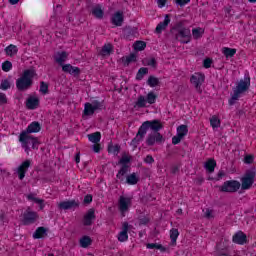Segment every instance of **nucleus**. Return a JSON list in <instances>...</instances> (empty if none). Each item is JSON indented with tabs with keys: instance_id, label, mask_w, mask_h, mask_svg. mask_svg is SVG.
Returning <instances> with one entry per match:
<instances>
[{
	"instance_id": "nucleus-1",
	"label": "nucleus",
	"mask_w": 256,
	"mask_h": 256,
	"mask_svg": "<svg viewBox=\"0 0 256 256\" xmlns=\"http://www.w3.org/2000/svg\"><path fill=\"white\" fill-rule=\"evenodd\" d=\"M41 131V124L37 121L32 122L28 125L26 130H23L19 135V142L22 143L23 147L28 150L27 143L31 141L33 143V149L37 151L39 149V146L41 145V141H39V138L33 137L31 133H39Z\"/></svg>"
},
{
	"instance_id": "nucleus-2",
	"label": "nucleus",
	"mask_w": 256,
	"mask_h": 256,
	"mask_svg": "<svg viewBox=\"0 0 256 256\" xmlns=\"http://www.w3.org/2000/svg\"><path fill=\"white\" fill-rule=\"evenodd\" d=\"M249 87H251V78L248 76H245L244 79L237 82L236 87L232 89L233 93L228 101L229 105H235V103L239 101L241 95L249 91Z\"/></svg>"
},
{
	"instance_id": "nucleus-3",
	"label": "nucleus",
	"mask_w": 256,
	"mask_h": 256,
	"mask_svg": "<svg viewBox=\"0 0 256 256\" xmlns=\"http://www.w3.org/2000/svg\"><path fill=\"white\" fill-rule=\"evenodd\" d=\"M33 77H35V70H25L21 77L16 80L18 91H27L28 89H31V87H33Z\"/></svg>"
},
{
	"instance_id": "nucleus-4",
	"label": "nucleus",
	"mask_w": 256,
	"mask_h": 256,
	"mask_svg": "<svg viewBox=\"0 0 256 256\" xmlns=\"http://www.w3.org/2000/svg\"><path fill=\"white\" fill-rule=\"evenodd\" d=\"M173 30L175 31L174 37L176 41L184 44L191 42V30L189 28L181 27V23H178Z\"/></svg>"
},
{
	"instance_id": "nucleus-5",
	"label": "nucleus",
	"mask_w": 256,
	"mask_h": 256,
	"mask_svg": "<svg viewBox=\"0 0 256 256\" xmlns=\"http://www.w3.org/2000/svg\"><path fill=\"white\" fill-rule=\"evenodd\" d=\"M103 109V102H99L98 100L93 101L92 103H85L84 104V117H91V115L95 114V111H101Z\"/></svg>"
},
{
	"instance_id": "nucleus-6",
	"label": "nucleus",
	"mask_w": 256,
	"mask_h": 256,
	"mask_svg": "<svg viewBox=\"0 0 256 256\" xmlns=\"http://www.w3.org/2000/svg\"><path fill=\"white\" fill-rule=\"evenodd\" d=\"M133 205V197L120 196L118 200V210L120 211L122 217H125V213H128Z\"/></svg>"
},
{
	"instance_id": "nucleus-7",
	"label": "nucleus",
	"mask_w": 256,
	"mask_h": 256,
	"mask_svg": "<svg viewBox=\"0 0 256 256\" xmlns=\"http://www.w3.org/2000/svg\"><path fill=\"white\" fill-rule=\"evenodd\" d=\"M241 188V183L237 180L226 181L220 186V191L222 193H237Z\"/></svg>"
},
{
	"instance_id": "nucleus-8",
	"label": "nucleus",
	"mask_w": 256,
	"mask_h": 256,
	"mask_svg": "<svg viewBox=\"0 0 256 256\" xmlns=\"http://www.w3.org/2000/svg\"><path fill=\"white\" fill-rule=\"evenodd\" d=\"M38 219H39V214L35 211H32L30 208H28L22 214L23 225H33V223H35Z\"/></svg>"
},
{
	"instance_id": "nucleus-9",
	"label": "nucleus",
	"mask_w": 256,
	"mask_h": 256,
	"mask_svg": "<svg viewBox=\"0 0 256 256\" xmlns=\"http://www.w3.org/2000/svg\"><path fill=\"white\" fill-rule=\"evenodd\" d=\"M149 122H144L138 129V132L135 136V138H133L132 143L134 145H139V143H141V141H143V139L145 138V135H147V131L149 130V127L147 126Z\"/></svg>"
},
{
	"instance_id": "nucleus-10",
	"label": "nucleus",
	"mask_w": 256,
	"mask_h": 256,
	"mask_svg": "<svg viewBox=\"0 0 256 256\" xmlns=\"http://www.w3.org/2000/svg\"><path fill=\"white\" fill-rule=\"evenodd\" d=\"M242 181V189L247 190L251 189L253 183H255V172L250 171L245 174V176L241 179Z\"/></svg>"
},
{
	"instance_id": "nucleus-11",
	"label": "nucleus",
	"mask_w": 256,
	"mask_h": 256,
	"mask_svg": "<svg viewBox=\"0 0 256 256\" xmlns=\"http://www.w3.org/2000/svg\"><path fill=\"white\" fill-rule=\"evenodd\" d=\"M29 167H31V160H25L16 169V173H17L20 181H23L25 179V175H26L27 171H29Z\"/></svg>"
},
{
	"instance_id": "nucleus-12",
	"label": "nucleus",
	"mask_w": 256,
	"mask_h": 256,
	"mask_svg": "<svg viewBox=\"0 0 256 256\" xmlns=\"http://www.w3.org/2000/svg\"><path fill=\"white\" fill-rule=\"evenodd\" d=\"M205 82V75L201 73H194L190 78V83L194 85V87L199 91L201 89V86Z\"/></svg>"
},
{
	"instance_id": "nucleus-13",
	"label": "nucleus",
	"mask_w": 256,
	"mask_h": 256,
	"mask_svg": "<svg viewBox=\"0 0 256 256\" xmlns=\"http://www.w3.org/2000/svg\"><path fill=\"white\" fill-rule=\"evenodd\" d=\"M155 143H163V135L159 132H155L153 134H149L147 139H146V144L149 147H153Z\"/></svg>"
},
{
	"instance_id": "nucleus-14",
	"label": "nucleus",
	"mask_w": 256,
	"mask_h": 256,
	"mask_svg": "<svg viewBox=\"0 0 256 256\" xmlns=\"http://www.w3.org/2000/svg\"><path fill=\"white\" fill-rule=\"evenodd\" d=\"M95 209L91 208L87 211V213L84 215L83 218V225L86 227H89L90 225H93V221H95Z\"/></svg>"
},
{
	"instance_id": "nucleus-15",
	"label": "nucleus",
	"mask_w": 256,
	"mask_h": 256,
	"mask_svg": "<svg viewBox=\"0 0 256 256\" xmlns=\"http://www.w3.org/2000/svg\"><path fill=\"white\" fill-rule=\"evenodd\" d=\"M77 207H79V202L75 200L63 201L58 204V208L64 211H67L69 209H75Z\"/></svg>"
},
{
	"instance_id": "nucleus-16",
	"label": "nucleus",
	"mask_w": 256,
	"mask_h": 256,
	"mask_svg": "<svg viewBox=\"0 0 256 256\" xmlns=\"http://www.w3.org/2000/svg\"><path fill=\"white\" fill-rule=\"evenodd\" d=\"M123 21H125V17L121 11L114 13L111 18L112 25H115L116 27H121V25H123Z\"/></svg>"
},
{
	"instance_id": "nucleus-17",
	"label": "nucleus",
	"mask_w": 256,
	"mask_h": 256,
	"mask_svg": "<svg viewBox=\"0 0 256 256\" xmlns=\"http://www.w3.org/2000/svg\"><path fill=\"white\" fill-rule=\"evenodd\" d=\"M169 23H171V18L169 16V14H166L164 21L160 22L155 29V33H157L158 35L163 33V31H165V29H167V27L169 26Z\"/></svg>"
},
{
	"instance_id": "nucleus-18",
	"label": "nucleus",
	"mask_w": 256,
	"mask_h": 256,
	"mask_svg": "<svg viewBox=\"0 0 256 256\" xmlns=\"http://www.w3.org/2000/svg\"><path fill=\"white\" fill-rule=\"evenodd\" d=\"M129 231V223L124 222L122 225V231L118 234V241L121 243H125L129 239V235L127 234Z\"/></svg>"
},
{
	"instance_id": "nucleus-19",
	"label": "nucleus",
	"mask_w": 256,
	"mask_h": 256,
	"mask_svg": "<svg viewBox=\"0 0 256 256\" xmlns=\"http://www.w3.org/2000/svg\"><path fill=\"white\" fill-rule=\"evenodd\" d=\"M232 241L237 245H245V243H247V235L242 231H239L233 236Z\"/></svg>"
},
{
	"instance_id": "nucleus-20",
	"label": "nucleus",
	"mask_w": 256,
	"mask_h": 256,
	"mask_svg": "<svg viewBox=\"0 0 256 256\" xmlns=\"http://www.w3.org/2000/svg\"><path fill=\"white\" fill-rule=\"evenodd\" d=\"M145 122L147 123L148 129H152V131H155V133H158V131H161V129H163V124H161L159 120Z\"/></svg>"
},
{
	"instance_id": "nucleus-21",
	"label": "nucleus",
	"mask_w": 256,
	"mask_h": 256,
	"mask_svg": "<svg viewBox=\"0 0 256 256\" xmlns=\"http://www.w3.org/2000/svg\"><path fill=\"white\" fill-rule=\"evenodd\" d=\"M62 71H64V73H69L70 75H79V73H81L79 67H74L71 64L62 65Z\"/></svg>"
},
{
	"instance_id": "nucleus-22",
	"label": "nucleus",
	"mask_w": 256,
	"mask_h": 256,
	"mask_svg": "<svg viewBox=\"0 0 256 256\" xmlns=\"http://www.w3.org/2000/svg\"><path fill=\"white\" fill-rule=\"evenodd\" d=\"M69 57V54L65 51L57 52L54 56V59L58 65H63L65 61H67V58Z\"/></svg>"
},
{
	"instance_id": "nucleus-23",
	"label": "nucleus",
	"mask_w": 256,
	"mask_h": 256,
	"mask_svg": "<svg viewBox=\"0 0 256 256\" xmlns=\"http://www.w3.org/2000/svg\"><path fill=\"white\" fill-rule=\"evenodd\" d=\"M91 13L93 17H95L96 19H103L105 15V11H103V8H101V5H96L92 7Z\"/></svg>"
},
{
	"instance_id": "nucleus-24",
	"label": "nucleus",
	"mask_w": 256,
	"mask_h": 256,
	"mask_svg": "<svg viewBox=\"0 0 256 256\" xmlns=\"http://www.w3.org/2000/svg\"><path fill=\"white\" fill-rule=\"evenodd\" d=\"M26 106L28 109H37L39 107V98L31 96L26 101Z\"/></svg>"
},
{
	"instance_id": "nucleus-25",
	"label": "nucleus",
	"mask_w": 256,
	"mask_h": 256,
	"mask_svg": "<svg viewBox=\"0 0 256 256\" xmlns=\"http://www.w3.org/2000/svg\"><path fill=\"white\" fill-rule=\"evenodd\" d=\"M43 237H47V228L38 227L33 233V239H43Z\"/></svg>"
},
{
	"instance_id": "nucleus-26",
	"label": "nucleus",
	"mask_w": 256,
	"mask_h": 256,
	"mask_svg": "<svg viewBox=\"0 0 256 256\" xmlns=\"http://www.w3.org/2000/svg\"><path fill=\"white\" fill-rule=\"evenodd\" d=\"M134 107L137 109H143V108L147 107L146 97L143 95L138 96V99L135 102Z\"/></svg>"
},
{
	"instance_id": "nucleus-27",
	"label": "nucleus",
	"mask_w": 256,
	"mask_h": 256,
	"mask_svg": "<svg viewBox=\"0 0 256 256\" xmlns=\"http://www.w3.org/2000/svg\"><path fill=\"white\" fill-rule=\"evenodd\" d=\"M222 53L226 59H230L231 57H235V54L237 53V49L224 47L222 48Z\"/></svg>"
},
{
	"instance_id": "nucleus-28",
	"label": "nucleus",
	"mask_w": 256,
	"mask_h": 256,
	"mask_svg": "<svg viewBox=\"0 0 256 256\" xmlns=\"http://www.w3.org/2000/svg\"><path fill=\"white\" fill-rule=\"evenodd\" d=\"M204 167L208 171V173H213L215 171V167H217V162L214 159H209L204 164Z\"/></svg>"
},
{
	"instance_id": "nucleus-29",
	"label": "nucleus",
	"mask_w": 256,
	"mask_h": 256,
	"mask_svg": "<svg viewBox=\"0 0 256 256\" xmlns=\"http://www.w3.org/2000/svg\"><path fill=\"white\" fill-rule=\"evenodd\" d=\"M126 183L128 185H137L139 183V178L137 174L134 172L126 177Z\"/></svg>"
},
{
	"instance_id": "nucleus-30",
	"label": "nucleus",
	"mask_w": 256,
	"mask_h": 256,
	"mask_svg": "<svg viewBox=\"0 0 256 256\" xmlns=\"http://www.w3.org/2000/svg\"><path fill=\"white\" fill-rule=\"evenodd\" d=\"M179 237V230L173 228L170 230L171 245L175 247L177 245V239Z\"/></svg>"
},
{
	"instance_id": "nucleus-31",
	"label": "nucleus",
	"mask_w": 256,
	"mask_h": 256,
	"mask_svg": "<svg viewBox=\"0 0 256 256\" xmlns=\"http://www.w3.org/2000/svg\"><path fill=\"white\" fill-rule=\"evenodd\" d=\"M127 171H129V167L127 165H123L116 175L117 179H119V181H125V175H127Z\"/></svg>"
},
{
	"instance_id": "nucleus-32",
	"label": "nucleus",
	"mask_w": 256,
	"mask_h": 256,
	"mask_svg": "<svg viewBox=\"0 0 256 256\" xmlns=\"http://www.w3.org/2000/svg\"><path fill=\"white\" fill-rule=\"evenodd\" d=\"M189 133V128L187 127V125L182 124L180 126L177 127V135H179L180 137H182V139L184 137H186V135Z\"/></svg>"
},
{
	"instance_id": "nucleus-33",
	"label": "nucleus",
	"mask_w": 256,
	"mask_h": 256,
	"mask_svg": "<svg viewBox=\"0 0 256 256\" xmlns=\"http://www.w3.org/2000/svg\"><path fill=\"white\" fill-rule=\"evenodd\" d=\"M92 243H93V240H91V237H89V236H83L80 239V246L83 249H87V247H89V245H91Z\"/></svg>"
},
{
	"instance_id": "nucleus-34",
	"label": "nucleus",
	"mask_w": 256,
	"mask_h": 256,
	"mask_svg": "<svg viewBox=\"0 0 256 256\" xmlns=\"http://www.w3.org/2000/svg\"><path fill=\"white\" fill-rule=\"evenodd\" d=\"M88 139L91 143H99V141H101V132L88 134Z\"/></svg>"
},
{
	"instance_id": "nucleus-35",
	"label": "nucleus",
	"mask_w": 256,
	"mask_h": 256,
	"mask_svg": "<svg viewBox=\"0 0 256 256\" xmlns=\"http://www.w3.org/2000/svg\"><path fill=\"white\" fill-rule=\"evenodd\" d=\"M6 55H9L10 57H13V55H17V46L10 44L9 46L6 47L5 49Z\"/></svg>"
},
{
	"instance_id": "nucleus-36",
	"label": "nucleus",
	"mask_w": 256,
	"mask_h": 256,
	"mask_svg": "<svg viewBox=\"0 0 256 256\" xmlns=\"http://www.w3.org/2000/svg\"><path fill=\"white\" fill-rule=\"evenodd\" d=\"M156 101H157V96L155 92H149L146 96V103H148L149 105H154Z\"/></svg>"
},
{
	"instance_id": "nucleus-37",
	"label": "nucleus",
	"mask_w": 256,
	"mask_h": 256,
	"mask_svg": "<svg viewBox=\"0 0 256 256\" xmlns=\"http://www.w3.org/2000/svg\"><path fill=\"white\" fill-rule=\"evenodd\" d=\"M147 73H149L148 68H145V67L140 68L136 74L137 81H141V79H143V77H145V75H147Z\"/></svg>"
},
{
	"instance_id": "nucleus-38",
	"label": "nucleus",
	"mask_w": 256,
	"mask_h": 256,
	"mask_svg": "<svg viewBox=\"0 0 256 256\" xmlns=\"http://www.w3.org/2000/svg\"><path fill=\"white\" fill-rule=\"evenodd\" d=\"M210 124L213 129H217L218 127H221V120L217 116H212L210 119Z\"/></svg>"
},
{
	"instance_id": "nucleus-39",
	"label": "nucleus",
	"mask_w": 256,
	"mask_h": 256,
	"mask_svg": "<svg viewBox=\"0 0 256 256\" xmlns=\"http://www.w3.org/2000/svg\"><path fill=\"white\" fill-rule=\"evenodd\" d=\"M111 51H113V46H111V44H105L102 47L101 55H111Z\"/></svg>"
},
{
	"instance_id": "nucleus-40",
	"label": "nucleus",
	"mask_w": 256,
	"mask_h": 256,
	"mask_svg": "<svg viewBox=\"0 0 256 256\" xmlns=\"http://www.w3.org/2000/svg\"><path fill=\"white\" fill-rule=\"evenodd\" d=\"M147 85H149V87H157V85H159V79L154 76H150L147 80Z\"/></svg>"
},
{
	"instance_id": "nucleus-41",
	"label": "nucleus",
	"mask_w": 256,
	"mask_h": 256,
	"mask_svg": "<svg viewBox=\"0 0 256 256\" xmlns=\"http://www.w3.org/2000/svg\"><path fill=\"white\" fill-rule=\"evenodd\" d=\"M143 64L147 65L148 67H157V61L155 58H146L143 60Z\"/></svg>"
},
{
	"instance_id": "nucleus-42",
	"label": "nucleus",
	"mask_w": 256,
	"mask_h": 256,
	"mask_svg": "<svg viewBox=\"0 0 256 256\" xmlns=\"http://www.w3.org/2000/svg\"><path fill=\"white\" fill-rule=\"evenodd\" d=\"M145 47H147V44L144 41H137L134 44V49L136 51H143L145 49Z\"/></svg>"
},
{
	"instance_id": "nucleus-43",
	"label": "nucleus",
	"mask_w": 256,
	"mask_h": 256,
	"mask_svg": "<svg viewBox=\"0 0 256 256\" xmlns=\"http://www.w3.org/2000/svg\"><path fill=\"white\" fill-rule=\"evenodd\" d=\"M147 249H159L160 251H165V247H163V245L161 244H157V243H148L146 245Z\"/></svg>"
},
{
	"instance_id": "nucleus-44",
	"label": "nucleus",
	"mask_w": 256,
	"mask_h": 256,
	"mask_svg": "<svg viewBox=\"0 0 256 256\" xmlns=\"http://www.w3.org/2000/svg\"><path fill=\"white\" fill-rule=\"evenodd\" d=\"M0 89H2V91H7V89H11V82H9V80L7 79L2 80L0 84Z\"/></svg>"
},
{
	"instance_id": "nucleus-45",
	"label": "nucleus",
	"mask_w": 256,
	"mask_h": 256,
	"mask_svg": "<svg viewBox=\"0 0 256 256\" xmlns=\"http://www.w3.org/2000/svg\"><path fill=\"white\" fill-rule=\"evenodd\" d=\"M10 69H13V64L11 63V61H5L2 64V71H5V73H9Z\"/></svg>"
},
{
	"instance_id": "nucleus-46",
	"label": "nucleus",
	"mask_w": 256,
	"mask_h": 256,
	"mask_svg": "<svg viewBox=\"0 0 256 256\" xmlns=\"http://www.w3.org/2000/svg\"><path fill=\"white\" fill-rule=\"evenodd\" d=\"M40 93H42L43 95H47V93H49V85H47V83H40Z\"/></svg>"
},
{
	"instance_id": "nucleus-47",
	"label": "nucleus",
	"mask_w": 256,
	"mask_h": 256,
	"mask_svg": "<svg viewBox=\"0 0 256 256\" xmlns=\"http://www.w3.org/2000/svg\"><path fill=\"white\" fill-rule=\"evenodd\" d=\"M192 35L194 39H199L203 35V30L201 28H195L192 30Z\"/></svg>"
},
{
	"instance_id": "nucleus-48",
	"label": "nucleus",
	"mask_w": 256,
	"mask_h": 256,
	"mask_svg": "<svg viewBox=\"0 0 256 256\" xmlns=\"http://www.w3.org/2000/svg\"><path fill=\"white\" fill-rule=\"evenodd\" d=\"M120 150H121V147H119V145L110 146L108 148L109 153H113L114 155H118Z\"/></svg>"
},
{
	"instance_id": "nucleus-49",
	"label": "nucleus",
	"mask_w": 256,
	"mask_h": 256,
	"mask_svg": "<svg viewBox=\"0 0 256 256\" xmlns=\"http://www.w3.org/2000/svg\"><path fill=\"white\" fill-rule=\"evenodd\" d=\"M28 199H32V201H35V203H38L40 205V209H43L45 205H43V200L39 198H33V195H28Z\"/></svg>"
},
{
	"instance_id": "nucleus-50",
	"label": "nucleus",
	"mask_w": 256,
	"mask_h": 256,
	"mask_svg": "<svg viewBox=\"0 0 256 256\" xmlns=\"http://www.w3.org/2000/svg\"><path fill=\"white\" fill-rule=\"evenodd\" d=\"M182 139H183V137H181L179 134H176L174 137H172V144L179 145V143H181Z\"/></svg>"
},
{
	"instance_id": "nucleus-51",
	"label": "nucleus",
	"mask_w": 256,
	"mask_h": 256,
	"mask_svg": "<svg viewBox=\"0 0 256 256\" xmlns=\"http://www.w3.org/2000/svg\"><path fill=\"white\" fill-rule=\"evenodd\" d=\"M178 7H185V5L191 3V0H175Z\"/></svg>"
},
{
	"instance_id": "nucleus-52",
	"label": "nucleus",
	"mask_w": 256,
	"mask_h": 256,
	"mask_svg": "<svg viewBox=\"0 0 256 256\" xmlns=\"http://www.w3.org/2000/svg\"><path fill=\"white\" fill-rule=\"evenodd\" d=\"M29 145H31V147H32V149H33V142L28 141V142L26 143V147H27V148L23 146V143H21L22 149H24L25 153H27L28 155H29V152L31 151V147H29Z\"/></svg>"
},
{
	"instance_id": "nucleus-53",
	"label": "nucleus",
	"mask_w": 256,
	"mask_h": 256,
	"mask_svg": "<svg viewBox=\"0 0 256 256\" xmlns=\"http://www.w3.org/2000/svg\"><path fill=\"white\" fill-rule=\"evenodd\" d=\"M204 217H206V219H213L215 217L213 215V210L206 209L205 212H204Z\"/></svg>"
},
{
	"instance_id": "nucleus-54",
	"label": "nucleus",
	"mask_w": 256,
	"mask_h": 256,
	"mask_svg": "<svg viewBox=\"0 0 256 256\" xmlns=\"http://www.w3.org/2000/svg\"><path fill=\"white\" fill-rule=\"evenodd\" d=\"M212 64L213 60H211V58H206L203 62V66L205 67V69H209Z\"/></svg>"
},
{
	"instance_id": "nucleus-55",
	"label": "nucleus",
	"mask_w": 256,
	"mask_h": 256,
	"mask_svg": "<svg viewBox=\"0 0 256 256\" xmlns=\"http://www.w3.org/2000/svg\"><path fill=\"white\" fill-rule=\"evenodd\" d=\"M137 60V56H135V54H130L127 58H126V63L127 65H129V63H133Z\"/></svg>"
},
{
	"instance_id": "nucleus-56",
	"label": "nucleus",
	"mask_w": 256,
	"mask_h": 256,
	"mask_svg": "<svg viewBox=\"0 0 256 256\" xmlns=\"http://www.w3.org/2000/svg\"><path fill=\"white\" fill-rule=\"evenodd\" d=\"M144 162H146L148 165H152V163H155V159L151 155H147L144 159Z\"/></svg>"
},
{
	"instance_id": "nucleus-57",
	"label": "nucleus",
	"mask_w": 256,
	"mask_h": 256,
	"mask_svg": "<svg viewBox=\"0 0 256 256\" xmlns=\"http://www.w3.org/2000/svg\"><path fill=\"white\" fill-rule=\"evenodd\" d=\"M149 223V218L146 216H143L139 218V225H147Z\"/></svg>"
},
{
	"instance_id": "nucleus-58",
	"label": "nucleus",
	"mask_w": 256,
	"mask_h": 256,
	"mask_svg": "<svg viewBox=\"0 0 256 256\" xmlns=\"http://www.w3.org/2000/svg\"><path fill=\"white\" fill-rule=\"evenodd\" d=\"M93 201V196L88 194L84 197V204L85 205H89V203H91Z\"/></svg>"
},
{
	"instance_id": "nucleus-59",
	"label": "nucleus",
	"mask_w": 256,
	"mask_h": 256,
	"mask_svg": "<svg viewBox=\"0 0 256 256\" xmlns=\"http://www.w3.org/2000/svg\"><path fill=\"white\" fill-rule=\"evenodd\" d=\"M131 161V158H129V156H123L120 159V163L121 165H127V163H129Z\"/></svg>"
},
{
	"instance_id": "nucleus-60",
	"label": "nucleus",
	"mask_w": 256,
	"mask_h": 256,
	"mask_svg": "<svg viewBox=\"0 0 256 256\" xmlns=\"http://www.w3.org/2000/svg\"><path fill=\"white\" fill-rule=\"evenodd\" d=\"M7 103V96L0 92V105H5Z\"/></svg>"
},
{
	"instance_id": "nucleus-61",
	"label": "nucleus",
	"mask_w": 256,
	"mask_h": 256,
	"mask_svg": "<svg viewBox=\"0 0 256 256\" xmlns=\"http://www.w3.org/2000/svg\"><path fill=\"white\" fill-rule=\"evenodd\" d=\"M92 149L94 153H99V151H101V145L96 143L92 146Z\"/></svg>"
},
{
	"instance_id": "nucleus-62",
	"label": "nucleus",
	"mask_w": 256,
	"mask_h": 256,
	"mask_svg": "<svg viewBox=\"0 0 256 256\" xmlns=\"http://www.w3.org/2000/svg\"><path fill=\"white\" fill-rule=\"evenodd\" d=\"M157 3H158V7L160 9H163V7L167 4V0H158Z\"/></svg>"
},
{
	"instance_id": "nucleus-63",
	"label": "nucleus",
	"mask_w": 256,
	"mask_h": 256,
	"mask_svg": "<svg viewBox=\"0 0 256 256\" xmlns=\"http://www.w3.org/2000/svg\"><path fill=\"white\" fill-rule=\"evenodd\" d=\"M245 163H253V156H246Z\"/></svg>"
},
{
	"instance_id": "nucleus-64",
	"label": "nucleus",
	"mask_w": 256,
	"mask_h": 256,
	"mask_svg": "<svg viewBox=\"0 0 256 256\" xmlns=\"http://www.w3.org/2000/svg\"><path fill=\"white\" fill-rule=\"evenodd\" d=\"M80 161H81V155L79 153H77L75 156V162L80 163Z\"/></svg>"
}]
</instances>
